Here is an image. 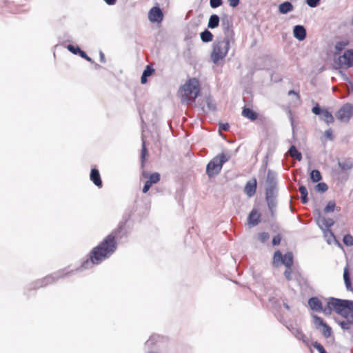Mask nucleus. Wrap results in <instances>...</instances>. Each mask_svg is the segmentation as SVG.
Returning a JSON list of instances; mask_svg holds the SVG:
<instances>
[{
	"label": "nucleus",
	"instance_id": "7",
	"mask_svg": "<svg viewBox=\"0 0 353 353\" xmlns=\"http://www.w3.org/2000/svg\"><path fill=\"white\" fill-rule=\"evenodd\" d=\"M312 318L315 327L319 330L325 338L328 339L332 335V327L321 317L316 314H313Z\"/></svg>",
	"mask_w": 353,
	"mask_h": 353
},
{
	"label": "nucleus",
	"instance_id": "15",
	"mask_svg": "<svg viewBox=\"0 0 353 353\" xmlns=\"http://www.w3.org/2000/svg\"><path fill=\"white\" fill-rule=\"evenodd\" d=\"M90 179L97 187L99 188H102L103 183L98 169L96 168L91 169Z\"/></svg>",
	"mask_w": 353,
	"mask_h": 353
},
{
	"label": "nucleus",
	"instance_id": "20",
	"mask_svg": "<svg viewBox=\"0 0 353 353\" xmlns=\"http://www.w3.org/2000/svg\"><path fill=\"white\" fill-rule=\"evenodd\" d=\"M278 10L279 13L286 14L294 10V6L290 1H286L279 6Z\"/></svg>",
	"mask_w": 353,
	"mask_h": 353
},
{
	"label": "nucleus",
	"instance_id": "55",
	"mask_svg": "<svg viewBox=\"0 0 353 353\" xmlns=\"http://www.w3.org/2000/svg\"><path fill=\"white\" fill-rule=\"evenodd\" d=\"M230 6L236 8L239 6L240 0H228Z\"/></svg>",
	"mask_w": 353,
	"mask_h": 353
},
{
	"label": "nucleus",
	"instance_id": "26",
	"mask_svg": "<svg viewBox=\"0 0 353 353\" xmlns=\"http://www.w3.org/2000/svg\"><path fill=\"white\" fill-rule=\"evenodd\" d=\"M201 39L203 43H209L213 40L214 36L212 33L208 30L205 29L200 34Z\"/></svg>",
	"mask_w": 353,
	"mask_h": 353
},
{
	"label": "nucleus",
	"instance_id": "28",
	"mask_svg": "<svg viewBox=\"0 0 353 353\" xmlns=\"http://www.w3.org/2000/svg\"><path fill=\"white\" fill-rule=\"evenodd\" d=\"M310 179L313 183H317L322 179V176L319 170L314 169L310 172Z\"/></svg>",
	"mask_w": 353,
	"mask_h": 353
},
{
	"label": "nucleus",
	"instance_id": "57",
	"mask_svg": "<svg viewBox=\"0 0 353 353\" xmlns=\"http://www.w3.org/2000/svg\"><path fill=\"white\" fill-rule=\"evenodd\" d=\"M298 340L301 341L303 343H305L307 345L309 344V341L304 333H303V337H299Z\"/></svg>",
	"mask_w": 353,
	"mask_h": 353
},
{
	"label": "nucleus",
	"instance_id": "31",
	"mask_svg": "<svg viewBox=\"0 0 353 353\" xmlns=\"http://www.w3.org/2000/svg\"><path fill=\"white\" fill-rule=\"evenodd\" d=\"M324 237L328 244H331L333 241L336 240L334 234L330 230H322Z\"/></svg>",
	"mask_w": 353,
	"mask_h": 353
},
{
	"label": "nucleus",
	"instance_id": "19",
	"mask_svg": "<svg viewBox=\"0 0 353 353\" xmlns=\"http://www.w3.org/2000/svg\"><path fill=\"white\" fill-rule=\"evenodd\" d=\"M343 280L345 288L347 291L353 292V288L352 286L350 273L348 270V265H346L343 270Z\"/></svg>",
	"mask_w": 353,
	"mask_h": 353
},
{
	"label": "nucleus",
	"instance_id": "14",
	"mask_svg": "<svg viewBox=\"0 0 353 353\" xmlns=\"http://www.w3.org/2000/svg\"><path fill=\"white\" fill-rule=\"evenodd\" d=\"M316 222L321 230H330V228L334 224V221L332 219L325 218L321 216H319Z\"/></svg>",
	"mask_w": 353,
	"mask_h": 353
},
{
	"label": "nucleus",
	"instance_id": "37",
	"mask_svg": "<svg viewBox=\"0 0 353 353\" xmlns=\"http://www.w3.org/2000/svg\"><path fill=\"white\" fill-rule=\"evenodd\" d=\"M67 49L74 54L79 55L82 51L78 46H74L72 44H68Z\"/></svg>",
	"mask_w": 353,
	"mask_h": 353
},
{
	"label": "nucleus",
	"instance_id": "38",
	"mask_svg": "<svg viewBox=\"0 0 353 353\" xmlns=\"http://www.w3.org/2000/svg\"><path fill=\"white\" fill-rule=\"evenodd\" d=\"M343 242L346 246L353 245V236L350 234L344 235Z\"/></svg>",
	"mask_w": 353,
	"mask_h": 353
},
{
	"label": "nucleus",
	"instance_id": "43",
	"mask_svg": "<svg viewBox=\"0 0 353 353\" xmlns=\"http://www.w3.org/2000/svg\"><path fill=\"white\" fill-rule=\"evenodd\" d=\"M312 346L317 350L319 353H327L323 346L317 341L312 343Z\"/></svg>",
	"mask_w": 353,
	"mask_h": 353
},
{
	"label": "nucleus",
	"instance_id": "4",
	"mask_svg": "<svg viewBox=\"0 0 353 353\" xmlns=\"http://www.w3.org/2000/svg\"><path fill=\"white\" fill-rule=\"evenodd\" d=\"M230 157L224 153L215 156L206 165V174L210 178L218 175L221 172L223 165L228 161Z\"/></svg>",
	"mask_w": 353,
	"mask_h": 353
},
{
	"label": "nucleus",
	"instance_id": "32",
	"mask_svg": "<svg viewBox=\"0 0 353 353\" xmlns=\"http://www.w3.org/2000/svg\"><path fill=\"white\" fill-rule=\"evenodd\" d=\"M277 187H267L265 190V198L276 197Z\"/></svg>",
	"mask_w": 353,
	"mask_h": 353
},
{
	"label": "nucleus",
	"instance_id": "25",
	"mask_svg": "<svg viewBox=\"0 0 353 353\" xmlns=\"http://www.w3.org/2000/svg\"><path fill=\"white\" fill-rule=\"evenodd\" d=\"M290 156L296 160L300 161L302 159V154L294 145H291L288 151Z\"/></svg>",
	"mask_w": 353,
	"mask_h": 353
},
{
	"label": "nucleus",
	"instance_id": "33",
	"mask_svg": "<svg viewBox=\"0 0 353 353\" xmlns=\"http://www.w3.org/2000/svg\"><path fill=\"white\" fill-rule=\"evenodd\" d=\"M276 316L277 319L281 323H282L289 331L291 332V333L292 332V329H295V327H296V326H294L291 323H288L286 321H285L284 317H283V315H281V314H276Z\"/></svg>",
	"mask_w": 353,
	"mask_h": 353
},
{
	"label": "nucleus",
	"instance_id": "52",
	"mask_svg": "<svg viewBox=\"0 0 353 353\" xmlns=\"http://www.w3.org/2000/svg\"><path fill=\"white\" fill-rule=\"evenodd\" d=\"M79 55L81 58L85 59L86 61H88L90 63H94V61L92 59H91L89 56H88V54L83 50L80 52V54Z\"/></svg>",
	"mask_w": 353,
	"mask_h": 353
},
{
	"label": "nucleus",
	"instance_id": "21",
	"mask_svg": "<svg viewBox=\"0 0 353 353\" xmlns=\"http://www.w3.org/2000/svg\"><path fill=\"white\" fill-rule=\"evenodd\" d=\"M267 187H277L276 174L271 170H269L266 179Z\"/></svg>",
	"mask_w": 353,
	"mask_h": 353
},
{
	"label": "nucleus",
	"instance_id": "56",
	"mask_svg": "<svg viewBox=\"0 0 353 353\" xmlns=\"http://www.w3.org/2000/svg\"><path fill=\"white\" fill-rule=\"evenodd\" d=\"M269 301L272 303V305H275V306L278 305L279 307L281 308V306L279 301L277 299H276L275 298H270L269 299Z\"/></svg>",
	"mask_w": 353,
	"mask_h": 353
},
{
	"label": "nucleus",
	"instance_id": "61",
	"mask_svg": "<svg viewBox=\"0 0 353 353\" xmlns=\"http://www.w3.org/2000/svg\"><path fill=\"white\" fill-rule=\"evenodd\" d=\"M147 81H148V77H146L145 75L142 74L141 77V83L142 84H145L147 83Z\"/></svg>",
	"mask_w": 353,
	"mask_h": 353
},
{
	"label": "nucleus",
	"instance_id": "9",
	"mask_svg": "<svg viewBox=\"0 0 353 353\" xmlns=\"http://www.w3.org/2000/svg\"><path fill=\"white\" fill-rule=\"evenodd\" d=\"M335 63L340 68H349L353 67V49L346 50L343 55L338 57Z\"/></svg>",
	"mask_w": 353,
	"mask_h": 353
},
{
	"label": "nucleus",
	"instance_id": "45",
	"mask_svg": "<svg viewBox=\"0 0 353 353\" xmlns=\"http://www.w3.org/2000/svg\"><path fill=\"white\" fill-rule=\"evenodd\" d=\"M334 310V307L332 305L329 304V301L327 303V305L325 307H323V310L321 312H323L325 314H330L332 311Z\"/></svg>",
	"mask_w": 353,
	"mask_h": 353
},
{
	"label": "nucleus",
	"instance_id": "30",
	"mask_svg": "<svg viewBox=\"0 0 353 353\" xmlns=\"http://www.w3.org/2000/svg\"><path fill=\"white\" fill-rule=\"evenodd\" d=\"M283 254L280 250H277L274 252L273 256V265L275 267L279 266L282 263Z\"/></svg>",
	"mask_w": 353,
	"mask_h": 353
},
{
	"label": "nucleus",
	"instance_id": "47",
	"mask_svg": "<svg viewBox=\"0 0 353 353\" xmlns=\"http://www.w3.org/2000/svg\"><path fill=\"white\" fill-rule=\"evenodd\" d=\"M223 4V0H210V5L212 8H216Z\"/></svg>",
	"mask_w": 353,
	"mask_h": 353
},
{
	"label": "nucleus",
	"instance_id": "50",
	"mask_svg": "<svg viewBox=\"0 0 353 353\" xmlns=\"http://www.w3.org/2000/svg\"><path fill=\"white\" fill-rule=\"evenodd\" d=\"M281 236L280 234H277L276 236H274L272 239V245L274 246L275 245H279L281 243Z\"/></svg>",
	"mask_w": 353,
	"mask_h": 353
},
{
	"label": "nucleus",
	"instance_id": "16",
	"mask_svg": "<svg viewBox=\"0 0 353 353\" xmlns=\"http://www.w3.org/2000/svg\"><path fill=\"white\" fill-rule=\"evenodd\" d=\"M256 186H257V182H256V179L250 180L249 181L247 182V183L244 188L245 193L249 197L253 196L256 193Z\"/></svg>",
	"mask_w": 353,
	"mask_h": 353
},
{
	"label": "nucleus",
	"instance_id": "23",
	"mask_svg": "<svg viewBox=\"0 0 353 353\" xmlns=\"http://www.w3.org/2000/svg\"><path fill=\"white\" fill-rule=\"evenodd\" d=\"M219 22H220L219 17L216 14H213L210 17L208 23V28H210V29H214L219 26Z\"/></svg>",
	"mask_w": 353,
	"mask_h": 353
},
{
	"label": "nucleus",
	"instance_id": "3",
	"mask_svg": "<svg viewBox=\"0 0 353 353\" xmlns=\"http://www.w3.org/2000/svg\"><path fill=\"white\" fill-rule=\"evenodd\" d=\"M199 92V81L194 78L189 79L179 90L181 97V103L186 104L194 102Z\"/></svg>",
	"mask_w": 353,
	"mask_h": 353
},
{
	"label": "nucleus",
	"instance_id": "44",
	"mask_svg": "<svg viewBox=\"0 0 353 353\" xmlns=\"http://www.w3.org/2000/svg\"><path fill=\"white\" fill-rule=\"evenodd\" d=\"M292 334L298 339L299 337H303V332L299 327H296L295 329H292Z\"/></svg>",
	"mask_w": 353,
	"mask_h": 353
},
{
	"label": "nucleus",
	"instance_id": "18",
	"mask_svg": "<svg viewBox=\"0 0 353 353\" xmlns=\"http://www.w3.org/2000/svg\"><path fill=\"white\" fill-rule=\"evenodd\" d=\"M248 223L253 225H257L261 221V215L257 212L256 210L253 209L249 214L248 218Z\"/></svg>",
	"mask_w": 353,
	"mask_h": 353
},
{
	"label": "nucleus",
	"instance_id": "58",
	"mask_svg": "<svg viewBox=\"0 0 353 353\" xmlns=\"http://www.w3.org/2000/svg\"><path fill=\"white\" fill-rule=\"evenodd\" d=\"M288 95H295L296 96L298 99H300V95L299 93L294 90H291L288 93Z\"/></svg>",
	"mask_w": 353,
	"mask_h": 353
},
{
	"label": "nucleus",
	"instance_id": "10",
	"mask_svg": "<svg viewBox=\"0 0 353 353\" xmlns=\"http://www.w3.org/2000/svg\"><path fill=\"white\" fill-rule=\"evenodd\" d=\"M221 27L224 33L223 38L230 39L232 43H234V32L232 28V24L228 16L221 19Z\"/></svg>",
	"mask_w": 353,
	"mask_h": 353
},
{
	"label": "nucleus",
	"instance_id": "62",
	"mask_svg": "<svg viewBox=\"0 0 353 353\" xmlns=\"http://www.w3.org/2000/svg\"><path fill=\"white\" fill-rule=\"evenodd\" d=\"M99 57H100L101 62L105 63V55L103 53V52H101V51L99 52Z\"/></svg>",
	"mask_w": 353,
	"mask_h": 353
},
{
	"label": "nucleus",
	"instance_id": "8",
	"mask_svg": "<svg viewBox=\"0 0 353 353\" xmlns=\"http://www.w3.org/2000/svg\"><path fill=\"white\" fill-rule=\"evenodd\" d=\"M335 116L341 122L348 123L353 116V105L347 103L336 112Z\"/></svg>",
	"mask_w": 353,
	"mask_h": 353
},
{
	"label": "nucleus",
	"instance_id": "36",
	"mask_svg": "<svg viewBox=\"0 0 353 353\" xmlns=\"http://www.w3.org/2000/svg\"><path fill=\"white\" fill-rule=\"evenodd\" d=\"M336 208V203L334 201H330L326 206L325 207L323 211L325 213H330L334 211Z\"/></svg>",
	"mask_w": 353,
	"mask_h": 353
},
{
	"label": "nucleus",
	"instance_id": "40",
	"mask_svg": "<svg viewBox=\"0 0 353 353\" xmlns=\"http://www.w3.org/2000/svg\"><path fill=\"white\" fill-rule=\"evenodd\" d=\"M352 321L353 320L342 321L339 322V324L343 330H347L350 329V325H352Z\"/></svg>",
	"mask_w": 353,
	"mask_h": 353
},
{
	"label": "nucleus",
	"instance_id": "34",
	"mask_svg": "<svg viewBox=\"0 0 353 353\" xmlns=\"http://www.w3.org/2000/svg\"><path fill=\"white\" fill-rule=\"evenodd\" d=\"M148 154V150L146 148L145 145V141L143 139L142 140V147H141V165L143 166V164L145 163V156Z\"/></svg>",
	"mask_w": 353,
	"mask_h": 353
},
{
	"label": "nucleus",
	"instance_id": "48",
	"mask_svg": "<svg viewBox=\"0 0 353 353\" xmlns=\"http://www.w3.org/2000/svg\"><path fill=\"white\" fill-rule=\"evenodd\" d=\"M292 267H286V269L284 272V276L288 281H291L292 279Z\"/></svg>",
	"mask_w": 353,
	"mask_h": 353
},
{
	"label": "nucleus",
	"instance_id": "22",
	"mask_svg": "<svg viewBox=\"0 0 353 353\" xmlns=\"http://www.w3.org/2000/svg\"><path fill=\"white\" fill-rule=\"evenodd\" d=\"M242 115L252 121H255L258 118V113L247 107L243 108Z\"/></svg>",
	"mask_w": 353,
	"mask_h": 353
},
{
	"label": "nucleus",
	"instance_id": "49",
	"mask_svg": "<svg viewBox=\"0 0 353 353\" xmlns=\"http://www.w3.org/2000/svg\"><path fill=\"white\" fill-rule=\"evenodd\" d=\"M345 45L346 43L343 41H338L335 45V50L337 52H341L344 49Z\"/></svg>",
	"mask_w": 353,
	"mask_h": 353
},
{
	"label": "nucleus",
	"instance_id": "41",
	"mask_svg": "<svg viewBox=\"0 0 353 353\" xmlns=\"http://www.w3.org/2000/svg\"><path fill=\"white\" fill-rule=\"evenodd\" d=\"M154 73V69L153 68L152 65H146L142 74L149 77L152 76Z\"/></svg>",
	"mask_w": 353,
	"mask_h": 353
},
{
	"label": "nucleus",
	"instance_id": "5",
	"mask_svg": "<svg viewBox=\"0 0 353 353\" xmlns=\"http://www.w3.org/2000/svg\"><path fill=\"white\" fill-rule=\"evenodd\" d=\"M329 304L332 305L334 310L338 314H343L342 313H344L345 309L353 312V301L352 300L330 297Z\"/></svg>",
	"mask_w": 353,
	"mask_h": 353
},
{
	"label": "nucleus",
	"instance_id": "54",
	"mask_svg": "<svg viewBox=\"0 0 353 353\" xmlns=\"http://www.w3.org/2000/svg\"><path fill=\"white\" fill-rule=\"evenodd\" d=\"M324 135L329 140H333L334 139V136H333L332 130L331 129H328V130H325V133H324Z\"/></svg>",
	"mask_w": 353,
	"mask_h": 353
},
{
	"label": "nucleus",
	"instance_id": "2",
	"mask_svg": "<svg viewBox=\"0 0 353 353\" xmlns=\"http://www.w3.org/2000/svg\"><path fill=\"white\" fill-rule=\"evenodd\" d=\"M232 40L223 37H217L212 44V50L210 53V59L213 63L218 64L219 62L225 59L230 48Z\"/></svg>",
	"mask_w": 353,
	"mask_h": 353
},
{
	"label": "nucleus",
	"instance_id": "11",
	"mask_svg": "<svg viewBox=\"0 0 353 353\" xmlns=\"http://www.w3.org/2000/svg\"><path fill=\"white\" fill-rule=\"evenodd\" d=\"M148 19L153 23H161L163 19V13L158 6L152 7L148 12Z\"/></svg>",
	"mask_w": 353,
	"mask_h": 353
},
{
	"label": "nucleus",
	"instance_id": "46",
	"mask_svg": "<svg viewBox=\"0 0 353 353\" xmlns=\"http://www.w3.org/2000/svg\"><path fill=\"white\" fill-rule=\"evenodd\" d=\"M321 2V0H305L306 4L310 8L317 7Z\"/></svg>",
	"mask_w": 353,
	"mask_h": 353
},
{
	"label": "nucleus",
	"instance_id": "39",
	"mask_svg": "<svg viewBox=\"0 0 353 353\" xmlns=\"http://www.w3.org/2000/svg\"><path fill=\"white\" fill-rule=\"evenodd\" d=\"M315 188L316 191L323 193L327 190L328 186L325 183L321 182L316 185Z\"/></svg>",
	"mask_w": 353,
	"mask_h": 353
},
{
	"label": "nucleus",
	"instance_id": "59",
	"mask_svg": "<svg viewBox=\"0 0 353 353\" xmlns=\"http://www.w3.org/2000/svg\"><path fill=\"white\" fill-rule=\"evenodd\" d=\"M350 312H352L347 309H345L344 313H342L343 314H340V315L345 319H347L350 316Z\"/></svg>",
	"mask_w": 353,
	"mask_h": 353
},
{
	"label": "nucleus",
	"instance_id": "1",
	"mask_svg": "<svg viewBox=\"0 0 353 353\" xmlns=\"http://www.w3.org/2000/svg\"><path fill=\"white\" fill-rule=\"evenodd\" d=\"M137 210V201H135V204L132 206V209L129 212H126L123 214L122 219L119 223L117 227L98 245L92 248L89 253L88 258L82 262L79 268L72 270H66L64 269L54 272L42 279L36 281L34 283L31 284L30 290H35L45 287L48 284L56 282L59 279L65 278L75 272L90 269L93 265H99L103 261L109 259L117 250V243L116 239H121L123 237H125L128 235L129 231L126 228V223L130 219L133 213Z\"/></svg>",
	"mask_w": 353,
	"mask_h": 353
},
{
	"label": "nucleus",
	"instance_id": "17",
	"mask_svg": "<svg viewBox=\"0 0 353 353\" xmlns=\"http://www.w3.org/2000/svg\"><path fill=\"white\" fill-rule=\"evenodd\" d=\"M338 166L344 172L350 170L352 168H353V159L348 158L343 161H339Z\"/></svg>",
	"mask_w": 353,
	"mask_h": 353
},
{
	"label": "nucleus",
	"instance_id": "63",
	"mask_svg": "<svg viewBox=\"0 0 353 353\" xmlns=\"http://www.w3.org/2000/svg\"><path fill=\"white\" fill-rule=\"evenodd\" d=\"M208 107L211 110H214L216 109V106L214 104L211 103L210 102L208 103Z\"/></svg>",
	"mask_w": 353,
	"mask_h": 353
},
{
	"label": "nucleus",
	"instance_id": "64",
	"mask_svg": "<svg viewBox=\"0 0 353 353\" xmlns=\"http://www.w3.org/2000/svg\"><path fill=\"white\" fill-rule=\"evenodd\" d=\"M283 307L287 310H290V305L285 303V302H283Z\"/></svg>",
	"mask_w": 353,
	"mask_h": 353
},
{
	"label": "nucleus",
	"instance_id": "53",
	"mask_svg": "<svg viewBox=\"0 0 353 353\" xmlns=\"http://www.w3.org/2000/svg\"><path fill=\"white\" fill-rule=\"evenodd\" d=\"M219 128V130L226 132L229 130L230 125L228 123H220Z\"/></svg>",
	"mask_w": 353,
	"mask_h": 353
},
{
	"label": "nucleus",
	"instance_id": "6",
	"mask_svg": "<svg viewBox=\"0 0 353 353\" xmlns=\"http://www.w3.org/2000/svg\"><path fill=\"white\" fill-rule=\"evenodd\" d=\"M312 112L318 116L319 119L324 121L327 125L334 121V116L327 109L321 107L319 103H316L312 108Z\"/></svg>",
	"mask_w": 353,
	"mask_h": 353
},
{
	"label": "nucleus",
	"instance_id": "51",
	"mask_svg": "<svg viewBox=\"0 0 353 353\" xmlns=\"http://www.w3.org/2000/svg\"><path fill=\"white\" fill-rule=\"evenodd\" d=\"M152 184L151 183V182H150L148 180H147L145 182L143 190H142L143 193H144V194L147 193L148 191L150 190V188L152 187Z\"/></svg>",
	"mask_w": 353,
	"mask_h": 353
},
{
	"label": "nucleus",
	"instance_id": "42",
	"mask_svg": "<svg viewBox=\"0 0 353 353\" xmlns=\"http://www.w3.org/2000/svg\"><path fill=\"white\" fill-rule=\"evenodd\" d=\"M269 238H270V234L268 232H260L258 234V239L261 243H265L267 240L269 239Z\"/></svg>",
	"mask_w": 353,
	"mask_h": 353
},
{
	"label": "nucleus",
	"instance_id": "60",
	"mask_svg": "<svg viewBox=\"0 0 353 353\" xmlns=\"http://www.w3.org/2000/svg\"><path fill=\"white\" fill-rule=\"evenodd\" d=\"M108 6H114L116 4L117 0H103Z\"/></svg>",
	"mask_w": 353,
	"mask_h": 353
},
{
	"label": "nucleus",
	"instance_id": "27",
	"mask_svg": "<svg viewBox=\"0 0 353 353\" xmlns=\"http://www.w3.org/2000/svg\"><path fill=\"white\" fill-rule=\"evenodd\" d=\"M299 192L301 193V202L303 204H305L308 202V192L305 185H300L299 188Z\"/></svg>",
	"mask_w": 353,
	"mask_h": 353
},
{
	"label": "nucleus",
	"instance_id": "12",
	"mask_svg": "<svg viewBox=\"0 0 353 353\" xmlns=\"http://www.w3.org/2000/svg\"><path fill=\"white\" fill-rule=\"evenodd\" d=\"M293 36L299 41H303L307 36L305 28L302 25H296L293 27Z\"/></svg>",
	"mask_w": 353,
	"mask_h": 353
},
{
	"label": "nucleus",
	"instance_id": "13",
	"mask_svg": "<svg viewBox=\"0 0 353 353\" xmlns=\"http://www.w3.org/2000/svg\"><path fill=\"white\" fill-rule=\"evenodd\" d=\"M308 305L310 308L316 312H321L323 304L321 301L317 296H312L308 299Z\"/></svg>",
	"mask_w": 353,
	"mask_h": 353
},
{
	"label": "nucleus",
	"instance_id": "29",
	"mask_svg": "<svg viewBox=\"0 0 353 353\" xmlns=\"http://www.w3.org/2000/svg\"><path fill=\"white\" fill-rule=\"evenodd\" d=\"M265 199L268 203V206L269 210L271 212L272 215H273L274 210L276 208V205H277L276 197L265 198Z\"/></svg>",
	"mask_w": 353,
	"mask_h": 353
},
{
	"label": "nucleus",
	"instance_id": "35",
	"mask_svg": "<svg viewBox=\"0 0 353 353\" xmlns=\"http://www.w3.org/2000/svg\"><path fill=\"white\" fill-rule=\"evenodd\" d=\"M160 179H161L160 174L158 172H154L149 176L148 180L150 182H151V183L153 185V184L158 183L160 181Z\"/></svg>",
	"mask_w": 353,
	"mask_h": 353
},
{
	"label": "nucleus",
	"instance_id": "24",
	"mask_svg": "<svg viewBox=\"0 0 353 353\" xmlns=\"http://www.w3.org/2000/svg\"><path fill=\"white\" fill-rule=\"evenodd\" d=\"M293 254L291 252H288L283 255L281 264H283L285 267H292L293 265Z\"/></svg>",
	"mask_w": 353,
	"mask_h": 353
}]
</instances>
